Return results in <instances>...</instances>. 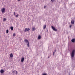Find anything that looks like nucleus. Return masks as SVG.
<instances>
[{"label":"nucleus","mask_w":75,"mask_h":75,"mask_svg":"<svg viewBox=\"0 0 75 75\" xmlns=\"http://www.w3.org/2000/svg\"><path fill=\"white\" fill-rule=\"evenodd\" d=\"M24 41L25 42H26L27 47H30V45H29V42H28V41L27 40L25 39V40Z\"/></svg>","instance_id":"nucleus-2"},{"label":"nucleus","mask_w":75,"mask_h":75,"mask_svg":"<svg viewBox=\"0 0 75 75\" xmlns=\"http://www.w3.org/2000/svg\"><path fill=\"white\" fill-rule=\"evenodd\" d=\"M48 58H50V57H48Z\"/></svg>","instance_id":"nucleus-26"},{"label":"nucleus","mask_w":75,"mask_h":75,"mask_svg":"<svg viewBox=\"0 0 75 75\" xmlns=\"http://www.w3.org/2000/svg\"><path fill=\"white\" fill-rule=\"evenodd\" d=\"M71 27H72V25H70V27L71 28Z\"/></svg>","instance_id":"nucleus-25"},{"label":"nucleus","mask_w":75,"mask_h":75,"mask_svg":"<svg viewBox=\"0 0 75 75\" xmlns=\"http://www.w3.org/2000/svg\"><path fill=\"white\" fill-rule=\"evenodd\" d=\"M41 38V35H40L38 36V40H40Z\"/></svg>","instance_id":"nucleus-9"},{"label":"nucleus","mask_w":75,"mask_h":75,"mask_svg":"<svg viewBox=\"0 0 75 75\" xmlns=\"http://www.w3.org/2000/svg\"><path fill=\"white\" fill-rule=\"evenodd\" d=\"M13 13L14 14V16H16V13H15V12H14Z\"/></svg>","instance_id":"nucleus-21"},{"label":"nucleus","mask_w":75,"mask_h":75,"mask_svg":"<svg viewBox=\"0 0 75 75\" xmlns=\"http://www.w3.org/2000/svg\"><path fill=\"white\" fill-rule=\"evenodd\" d=\"M75 50H73L72 51L71 54V59H73V58L74 57L75 55Z\"/></svg>","instance_id":"nucleus-1"},{"label":"nucleus","mask_w":75,"mask_h":75,"mask_svg":"<svg viewBox=\"0 0 75 75\" xmlns=\"http://www.w3.org/2000/svg\"><path fill=\"white\" fill-rule=\"evenodd\" d=\"M71 24H74V20H72L71 21Z\"/></svg>","instance_id":"nucleus-7"},{"label":"nucleus","mask_w":75,"mask_h":75,"mask_svg":"<svg viewBox=\"0 0 75 75\" xmlns=\"http://www.w3.org/2000/svg\"><path fill=\"white\" fill-rule=\"evenodd\" d=\"M71 41L72 42H75V39H73L71 40Z\"/></svg>","instance_id":"nucleus-12"},{"label":"nucleus","mask_w":75,"mask_h":75,"mask_svg":"<svg viewBox=\"0 0 75 75\" xmlns=\"http://www.w3.org/2000/svg\"><path fill=\"white\" fill-rule=\"evenodd\" d=\"M30 28H26L25 30L24 31L25 32H27V31H30Z\"/></svg>","instance_id":"nucleus-4"},{"label":"nucleus","mask_w":75,"mask_h":75,"mask_svg":"<svg viewBox=\"0 0 75 75\" xmlns=\"http://www.w3.org/2000/svg\"><path fill=\"white\" fill-rule=\"evenodd\" d=\"M57 51L56 50H55L53 52V55L54 56V54L55 53V52Z\"/></svg>","instance_id":"nucleus-15"},{"label":"nucleus","mask_w":75,"mask_h":75,"mask_svg":"<svg viewBox=\"0 0 75 75\" xmlns=\"http://www.w3.org/2000/svg\"><path fill=\"white\" fill-rule=\"evenodd\" d=\"M47 26V25H45L43 26V29H45V28H46V27Z\"/></svg>","instance_id":"nucleus-11"},{"label":"nucleus","mask_w":75,"mask_h":75,"mask_svg":"<svg viewBox=\"0 0 75 75\" xmlns=\"http://www.w3.org/2000/svg\"><path fill=\"white\" fill-rule=\"evenodd\" d=\"M32 30L33 31H35V27L33 28Z\"/></svg>","instance_id":"nucleus-13"},{"label":"nucleus","mask_w":75,"mask_h":75,"mask_svg":"<svg viewBox=\"0 0 75 75\" xmlns=\"http://www.w3.org/2000/svg\"><path fill=\"white\" fill-rule=\"evenodd\" d=\"M51 1H52V2L54 1V0H51Z\"/></svg>","instance_id":"nucleus-22"},{"label":"nucleus","mask_w":75,"mask_h":75,"mask_svg":"<svg viewBox=\"0 0 75 75\" xmlns=\"http://www.w3.org/2000/svg\"><path fill=\"white\" fill-rule=\"evenodd\" d=\"M1 11H2V13H4V12H5V11H6V9H5V8H3L1 9Z\"/></svg>","instance_id":"nucleus-5"},{"label":"nucleus","mask_w":75,"mask_h":75,"mask_svg":"<svg viewBox=\"0 0 75 75\" xmlns=\"http://www.w3.org/2000/svg\"><path fill=\"white\" fill-rule=\"evenodd\" d=\"M6 19L5 18H4L3 19V21H6Z\"/></svg>","instance_id":"nucleus-16"},{"label":"nucleus","mask_w":75,"mask_h":75,"mask_svg":"<svg viewBox=\"0 0 75 75\" xmlns=\"http://www.w3.org/2000/svg\"><path fill=\"white\" fill-rule=\"evenodd\" d=\"M18 17V14L16 16V17Z\"/></svg>","instance_id":"nucleus-17"},{"label":"nucleus","mask_w":75,"mask_h":75,"mask_svg":"<svg viewBox=\"0 0 75 75\" xmlns=\"http://www.w3.org/2000/svg\"><path fill=\"white\" fill-rule=\"evenodd\" d=\"M11 30H13V27L11 26Z\"/></svg>","instance_id":"nucleus-14"},{"label":"nucleus","mask_w":75,"mask_h":75,"mask_svg":"<svg viewBox=\"0 0 75 75\" xmlns=\"http://www.w3.org/2000/svg\"><path fill=\"white\" fill-rule=\"evenodd\" d=\"M8 33V30H6V33Z\"/></svg>","instance_id":"nucleus-18"},{"label":"nucleus","mask_w":75,"mask_h":75,"mask_svg":"<svg viewBox=\"0 0 75 75\" xmlns=\"http://www.w3.org/2000/svg\"><path fill=\"white\" fill-rule=\"evenodd\" d=\"M42 75H47V74H46L45 73H44L42 74Z\"/></svg>","instance_id":"nucleus-20"},{"label":"nucleus","mask_w":75,"mask_h":75,"mask_svg":"<svg viewBox=\"0 0 75 75\" xmlns=\"http://www.w3.org/2000/svg\"><path fill=\"white\" fill-rule=\"evenodd\" d=\"M51 27L52 29L53 30H54V31H57V30L55 29V28L54 27L52 26H51Z\"/></svg>","instance_id":"nucleus-3"},{"label":"nucleus","mask_w":75,"mask_h":75,"mask_svg":"<svg viewBox=\"0 0 75 75\" xmlns=\"http://www.w3.org/2000/svg\"><path fill=\"white\" fill-rule=\"evenodd\" d=\"M10 57L11 58H12V57H13V53H11L10 54Z\"/></svg>","instance_id":"nucleus-8"},{"label":"nucleus","mask_w":75,"mask_h":75,"mask_svg":"<svg viewBox=\"0 0 75 75\" xmlns=\"http://www.w3.org/2000/svg\"><path fill=\"white\" fill-rule=\"evenodd\" d=\"M45 7H46V6H44V8H45Z\"/></svg>","instance_id":"nucleus-24"},{"label":"nucleus","mask_w":75,"mask_h":75,"mask_svg":"<svg viewBox=\"0 0 75 75\" xmlns=\"http://www.w3.org/2000/svg\"><path fill=\"white\" fill-rule=\"evenodd\" d=\"M15 72V71H13L12 72V73H14Z\"/></svg>","instance_id":"nucleus-23"},{"label":"nucleus","mask_w":75,"mask_h":75,"mask_svg":"<svg viewBox=\"0 0 75 75\" xmlns=\"http://www.w3.org/2000/svg\"><path fill=\"white\" fill-rule=\"evenodd\" d=\"M15 35H16V34L15 33H13V37H14L15 36Z\"/></svg>","instance_id":"nucleus-19"},{"label":"nucleus","mask_w":75,"mask_h":75,"mask_svg":"<svg viewBox=\"0 0 75 75\" xmlns=\"http://www.w3.org/2000/svg\"><path fill=\"white\" fill-rule=\"evenodd\" d=\"M0 72H1V74H2V73H3V72H4V70H2V69H1V71H0Z\"/></svg>","instance_id":"nucleus-10"},{"label":"nucleus","mask_w":75,"mask_h":75,"mask_svg":"<svg viewBox=\"0 0 75 75\" xmlns=\"http://www.w3.org/2000/svg\"><path fill=\"white\" fill-rule=\"evenodd\" d=\"M24 57H22L21 58V62H24Z\"/></svg>","instance_id":"nucleus-6"},{"label":"nucleus","mask_w":75,"mask_h":75,"mask_svg":"<svg viewBox=\"0 0 75 75\" xmlns=\"http://www.w3.org/2000/svg\"><path fill=\"white\" fill-rule=\"evenodd\" d=\"M21 0H18V1H20Z\"/></svg>","instance_id":"nucleus-27"}]
</instances>
